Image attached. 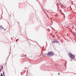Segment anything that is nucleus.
Returning a JSON list of instances; mask_svg holds the SVG:
<instances>
[{"label": "nucleus", "instance_id": "nucleus-9", "mask_svg": "<svg viewBox=\"0 0 76 76\" xmlns=\"http://www.w3.org/2000/svg\"><path fill=\"white\" fill-rule=\"evenodd\" d=\"M60 74V73H58V75H59V74Z\"/></svg>", "mask_w": 76, "mask_h": 76}, {"label": "nucleus", "instance_id": "nucleus-7", "mask_svg": "<svg viewBox=\"0 0 76 76\" xmlns=\"http://www.w3.org/2000/svg\"><path fill=\"white\" fill-rule=\"evenodd\" d=\"M1 76H3V74H1Z\"/></svg>", "mask_w": 76, "mask_h": 76}, {"label": "nucleus", "instance_id": "nucleus-1", "mask_svg": "<svg viewBox=\"0 0 76 76\" xmlns=\"http://www.w3.org/2000/svg\"><path fill=\"white\" fill-rule=\"evenodd\" d=\"M68 54L69 57L71 59H72V60H75V56H74L73 54H72V53H68Z\"/></svg>", "mask_w": 76, "mask_h": 76}, {"label": "nucleus", "instance_id": "nucleus-5", "mask_svg": "<svg viewBox=\"0 0 76 76\" xmlns=\"http://www.w3.org/2000/svg\"><path fill=\"white\" fill-rule=\"evenodd\" d=\"M3 75H4V76H5V75H4V73H3Z\"/></svg>", "mask_w": 76, "mask_h": 76}, {"label": "nucleus", "instance_id": "nucleus-8", "mask_svg": "<svg viewBox=\"0 0 76 76\" xmlns=\"http://www.w3.org/2000/svg\"><path fill=\"white\" fill-rule=\"evenodd\" d=\"M2 69H3V66L2 67Z\"/></svg>", "mask_w": 76, "mask_h": 76}, {"label": "nucleus", "instance_id": "nucleus-11", "mask_svg": "<svg viewBox=\"0 0 76 76\" xmlns=\"http://www.w3.org/2000/svg\"><path fill=\"white\" fill-rule=\"evenodd\" d=\"M17 40H18V39H17Z\"/></svg>", "mask_w": 76, "mask_h": 76}, {"label": "nucleus", "instance_id": "nucleus-10", "mask_svg": "<svg viewBox=\"0 0 76 76\" xmlns=\"http://www.w3.org/2000/svg\"><path fill=\"white\" fill-rule=\"evenodd\" d=\"M17 40H16V42H17Z\"/></svg>", "mask_w": 76, "mask_h": 76}, {"label": "nucleus", "instance_id": "nucleus-2", "mask_svg": "<svg viewBox=\"0 0 76 76\" xmlns=\"http://www.w3.org/2000/svg\"><path fill=\"white\" fill-rule=\"evenodd\" d=\"M54 55V53L51 51L48 52L47 53V56L48 57H52Z\"/></svg>", "mask_w": 76, "mask_h": 76}, {"label": "nucleus", "instance_id": "nucleus-4", "mask_svg": "<svg viewBox=\"0 0 76 76\" xmlns=\"http://www.w3.org/2000/svg\"><path fill=\"white\" fill-rule=\"evenodd\" d=\"M74 34L75 36L76 35V33H75Z\"/></svg>", "mask_w": 76, "mask_h": 76}, {"label": "nucleus", "instance_id": "nucleus-3", "mask_svg": "<svg viewBox=\"0 0 76 76\" xmlns=\"http://www.w3.org/2000/svg\"><path fill=\"white\" fill-rule=\"evenodd\" d=\"M52 43H58V42L56 40H54L52 42Z\"/></svg>", "mask_w": 76, "mask_h": 76}, {"label": "nucleus", "instance_id": "nucleus-6", "mask_svg": "<svg viewBox=\"0 0 76 76\" xmlns=\"http://www.w3.org/2000/svg\"><path fill=\"white\" fill-rule=\"evenodd\" d=\"M0 28H2V26H0Z\"/></svg>", "mask_w": 76, "mask_h": 76}]
</instances>
